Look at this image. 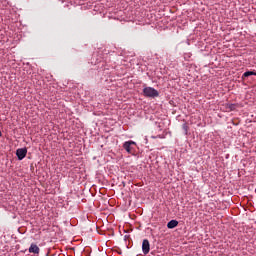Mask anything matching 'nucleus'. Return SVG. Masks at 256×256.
<instances>
[{"mask_svg": "<svg viewBox=\"0 0 256 256\" xmlns=\"http://www.w3.org/2000/svg\"><path fill=\"white\" fill-rule=\"evenodd\" d=\"M144 97H150L152 99H155V97H159V91H157L153 87H145L143 89Z\"/></svg>", "mask_w": 256, "mask_h": 256, "instance_id": "nucleus-1", "label": "nucleus"}, {"mask_svg": "<svg viewBox=\"0 0 256 256\" xmlns=\"http://www.w3.org/2000/svg\"><path fill=\"white\" fill-rule=\"evenodd\" d=\"M16 155L19 161H23L27 157V148H19L16 150Z\"/></svg>", "mask_w": 256, "mask_h": 256, "instance_id": "nucleus-2", "label": "nucleus"}, {"mask_svg": "<svg viewBox=\"0 0 256 256\" xmlns=\"http://www.w3.org/2000/svg\"><path fill=\"white\" fill-rule=\"evenodd\" d=\"M132 145H135V142L127 141L123 144V148L125 149V151H127V153H133L135 149L133 148Z\"/></svg>", "mask_w": 256, "mask_h": 256, "instance_id": "nucleus-3", "label": "nucleus"}, {"mask_svg": "<svg viewBox=\"0 0 256 256\" xmlns=\"http://www.w3.org/2000/svg\"><path fill=\"white\" fill-rule=\"evenodd\" d=\"M142 251L144 255H147L149 251H151V244H149V240L144 239L142 242Z\"/></svg>", "mask_w": 256, "mask_h": 256, "instance_id": "nucleus-4", "label": "nucleus"}, {"mask_svg": "<svg viewBox=\"0 0 256 256\" xmlns=\"http://www.w3.org/2000/svg\"><path fill=\"white\" fill-rule=\"evenodd\" d=\"M40 251L41 249H39V246H37V244H31L29 248V253H35L36 255H39Z\"/></svg>", "mask_w": 256, "mask_h": 256, "instance_id": "nucleus-5", "label": "nucleus"}, {"mask_svg": "<svg viewBox=\"0 0 256 256\" xmlns=\"http://www.w3.org/2000/svg\"><path fill=\"white\" fill-rule=\"evenodd\" d=\"M177 225H179V221H177V220H171L167 223L168 229H175V227H177Z\"/></svg>", "mask_w": 256, "mask_h": 256, "instance_id": "nucleus-6", "label": "nucleus"}, {"mask_svg": "<svg viewBox=\"0 0 256 256\" xmlns=\"http://www.w3.org/2000/svg\"><path fill=\"white\" fill-rule=\"evenodd\" d=\"M251 75L256 76V72L255 71H247L242 75V79L245 80V79H247V77H251Z\"/></svg>", "mask_w": 256, "mask_h": 256, "instance_id": "nucleus-7", "label": "nucleus"}, {"mask_svg": "<svg viewBox=\"0 0 256 256\" xmlns=\"http://www.w3.org/2000/svg\"><path fill=\"white\" fill-rule=\"evenodd\" d=\"M182 129L184 131V135H187L188 131H189V126L187 124H183L182 125Z\"/></svg>", "mask_w": 256, "mask_h": 256, "instance_id": "nucleus-8", "label": "nucleus"}, {"mask_svg": "<svg viewBox=\"0 0 256 256\" xmlns=\"http://www.w3.org/2000/svg\"><path fill=\"white\" fill-rule=\"evenodd\" d=\"M236 108H237V105H235V104H230L228 106V109H230V111H235Z\"/></svg>", "mask_w": 256, "mask_h": 256, "instance_id": "nucleus-9", "label": "nucleus"}, {"mask_svg": "<svg viewBox=\"0 0 256 256\" xmlns=\"http://www.w3.org/2000/svg\"><path fill=\"white\" fill-rule=\"evenodd\" d=\"M1 135H3V133H1V131H0V137H1Z\"/></svg>", "mask_w": 256, "mask_h": 256, "instance_id": "nucleus-10", "label": "nucleus"}]
</instances>
